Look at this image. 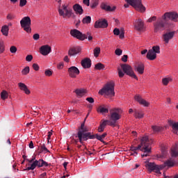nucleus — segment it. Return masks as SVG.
<instances>
[{
	"label": "nucleus",
	"instance_id": "1",
	"mask_svg": "<svg viewBox=\"0 0 178 178\" xmlns=\"http://www.w3.org/2000/svg\"><path fill=\"white\" fill-rule=\"evenodd\" d=\"M100 95L105 94L107 98L112 99L115 97V82L110 81L105 84L102 89L99 91Z\"/></svg>",
	"mask_w": 178,
	"mask_h": 178
},
{
	"label": "nucleus",
	"instance_id": "2",
	"mask_svg": "<svg viewBox=\"0 0 178 178\" xmlns=\"http://www.w3.org/2000/svg\"><path fill=\"white\" fill-rule=\"evenodd\" d=\"M123 110L120 108H114L110 110V124L111 127H116V122L122 118Z\"/></svg>",
	"mask_w": 178,
	"mask_h": 178
},
{
	"label": "nucleus",
	"instance_id": "3",
	"mask_svg": "<svg viewBox=\"0 0 178 178\" xmlns=\"http://www.w3.org/2000/svg\"><path fill=\"white\" fill-rule=\"evenodd\" d=\"M127 3L124 5V8H129L130 6H132L137 12L140 13H144L146 10L145 6L143 5V1L141 0H125Z\"/></svg>",
	"mask_w": 178,
	"mask_h": 178
},
{
	"label": "nucleus",
	"instance_id": "4",
	"mask_svg": "<svg viewBox=\"0 0 178 178\" xmlns=\"http://www.w3.org/2000/svg\"><path fill=\"white\" fill-rule=\"evenodd\" d=\"M58 10L59 16L63 17V19H70L73 16V10L69 7V4L65 3L59 6Z\"/></svg>",
	"mask_w": 178,
	"mask_h": 178
},
{
	"label": "nucleus",
	"instance_id": "5",
	"mask_svg": "<svg viewBox=\"0 0 178 178\" xmlns=\"http://www.w3.org/2000/svg\"><path fill=\"white\" fill-rule=\"evenodd\" d=\"M87 131H88V129H87V127H85L83 129H79L77 133V136L81 144H83V141H87L88 138H90V140H93V138H95V136L91 135V133H87Z\"/></svg>",
	"mask_w": 178,
	"mask_h": 178
},
{
	"label": "nucleus",
	"instance_id": "6",
	"mask_svg": "<svg viewBox=\"0 0 178 178\" xmlns=\"http://www.w3.org/2000/svg\"><path fill=\"white\" fill-rule=\"evenodd\" d=\"M147 140H148V136H144L140 138V144H139L137 147L136 146H131V151H132V152L134 153H131V155H134L136 156V155H137L138 153L137 152V151H144V149H147V147H143L144 144H145V141H147Z\"/></svg>",
	"mask_w": 178,
	"mask_h": 178
},
{
	"label": "nucleus",
	"instance_id": "7",
	"mask_svg": "<svg viewBox=\"0 0 178 178\" xmlns=\"http://www.w3.org/2000/svg\"><path fill=\"white\" fill-rule=\"evenodd\" d=\"M20 25L24 31L29 34L31 33V18L30 17H24L20 21Z\"/></svg>",
	"mask_w": 178,
	"mask_h": 178
},
{
	"label": "nucleus",
	"instance_id": "8",
	"mask_svg": "<svg viewBox=\"0 0 178 178\" xmlns=\"http://www.w3.org/2000/svg\"><path fill=\"white\" fill-rule=\"evenodd\" d=\"M168 22L163 19L162 17L157 19L156 22L154 23V33H159V31H163L165 27H166Z\"/></svg>",
	"mask_w": 178,
	"mask_h": 178
},
{
	"label": "nucleus",
	"instance_id": "9",
	"mask_svg": "<svg viewBox=\"0 0 178 178\" xmlns=\"http://www.w3.org/2000/svg\"><path fill=\"white\" fill-rule=\"evenodd\" d=\"M121 67L124 73H126L127 76H129V77H131L132 79H135V80H138V77H137V75H136V73H134L133 67H131L129 65L122 64L121 65Z\"/></svg>",
	"mask_w": 178,
	"mask_h": 178
},
{
	"label": "nucleus",
	"instance_id": "10",
	"mask_svg": "<svg viewBox=\"0 0 178 178\" xmlns=\"http://www.w3.org/2000/svg\"><path fill=\"white\" fill-rule=\"evenodd\" d=\"M70 34L74 38H76L79 41H84V40H87V35L81 33V31L77 29H72L70 32Z\"/></svg>",
	"mask_w": 178,
	"mask_h": 178
},
{
	"label": "nucleus",
	"instance_id": "11",
	"mask_svg": "<svg viewBox=\"0 0 178 178\" xmlns=\"http://www.w3.org/2000/svg\"><path fill=\"white\" fill-rule=\"evenodd\" d=\"M162 19L166 22L172 20V22H178V14L175 12L165 13L163 16Z\"/></svg>",
	"mask_w": 178,
	"mask_h": 178
},
{
	"label": "nucleus",
	"instance_id": "12",
	"mask_svg": "<svg viewBox=\"0 0 178 178\" xmlns=\"http://www.w3.org/2000/svg\"><path fill=\"white\" fill-rule=\"evenodd\" d=\"M152 143V140H149V138L147 136V140L145 142V144H143V146H142V148H145V147H147V149L140 150L143 153L142 154V158H144L145 156H148L149 154H151V143Z\"/></svg>",
	"mask_w": 178,
	"mask_h": 178
},
{
	"label": "nucleus",
	"instance_id": "13",
	"mask_svg": "<svg viewBox=\"0 0 178 178\" xmlns=\"http://www.w3.org/2000/svg\"><path fill=\"white\" fill-rule=\"evenodd\" d=\"M162 165H158L155 164V163H151V162H147L145 164V168L147 169L148 172L151 173V172H154L155 170L156 173H159V170L161 168Z\"/></svg>",
	"mask_w": 178,
	"mask_h": 178
},
{
	"label": "nucleus",
	"instance_id": "14",
	"mask_svg": "<svg viewBox=\"0 0 178 178\" xmlns=\"http://www.w3.org/2000/svg\"><path fill=\"white\" fill-rule=\"evenodd\" d=\"M134 29L136 31H144V30H145L144 21H143L141 19H136L134 22Z\"/></svg>",
	"mask_w": 178,
	"mask_h": 178
},
{
	"label": "nucleus",
	"instance_id": "15",
	"mask_svg": "<svg viewBox=\"0 0 178 178\" xmlns=\"http://www.w3.org/2000/svg\"><path fill=\"white\" fill-rule=\"evenodd\" d=\"M67 72L71 79H76V77L80 74V70L76 66L69 67Z\"/></svg>",
	"mask_w": 178,
	"mask_h": 178
},
{
	"label": "nucleus",
	"instance_id": "16",
	"mask_svg": "<svg viewBox=\"0 0 178 178\" xmlns=\"http://www.w3.org/2000/svg\"><path fill=\"white\" fill-rule=\"evenodd\" d=\"M108 26V21L105 19H99L94 24L95 29H106Z\"/></svg>",
	"mask_w": 178,
	"mask_h": 178
},
{
	"label": "nucleus",
	"instance_id": "17",
	"mask_svg": "<svg viewBox=\"0 0 178 178\" xmlns=\"http://www.w3.org/2000/svg\"><path fill=\"white\" fill-rule=\"evenodd\" d=\"M175 34H176V31H169L163 34L162 38L163 41L165 42V44H169V41L172 40L173 37H175Z\"/></svg>",
	"mask_w": 178,
	"mask_h": 178
},
{
	"label": "nucleus",
	"instance_id": "18",
	"mask_svg": "<svg viewBox=\"0 0 178 178\" xmlns=\"http://www.w3.org/2000/svg\"><path fill=\"white\" fill-rule=\"evenodd\" d=\"M52 51L51 47L48 44L43 45L40 49V53L41 55H43V56H47V55H49V54H51V51Z\"/></svg>",
	"mask_w": 178,
	"mask_h": 178
},
{
	"label": "nucleus",
	"instance_id": "19",
	"mask_svg": "<svg viewBox=\"0 0 178 178\" xmlns=\"http://www.w3.org/2000/svg\"><path fill=\"white\" fill-rule=\"evenodd\" d=\"M134 99L135 101H136V102H138L140 105H143V106H149V102L143 99V97L140 95H135Z\"/></svg>",
	"mask_w": 178,
	"mask_h": 178
},
{
	"label": "nucleus",
	"instance_id": "20",
	"mask_svg": "<svg viewBox=\"0 0 178 178\" xmlns=\"http://www.w3.org/2000/svg\"><path fill=\"white\" fill-rule=\"evenodd\" d=\"M81 52V47L80 46H76L74 47H71L68 51L69 56H74V55H77V54H80Z\"/></svg>",
	"mask_w": 178,
	"mask_h": 178
},
{
	"label": "nucleus",
	"instance_id": "21",
	"mask_svg": "<svg viewBox=\"0 0 178 178\" xmlns=\"http://www.w3.org/2000/svg\"><path fill=\"white\" fill-rule=\"evenodd\" d=\"M177 165V162L176 161L169 159L168 161L164 162V165H161V169H163V168H173V166H176Z\"/></svg>",
	"mask_w": 178,
	"mask_h": 178
},
{
	"label": "nucleus",
	"instance_id": "22",
	"mask_svg": "<svg viewBox=\"0 0 178 178\" xmlns=\"http://www.w3.org/2000/svg\"><path fill=\"white\" fill-rule=\"evenodd\" d=\"M74 92L76 94L77 98H83L86 94H87V90L84 88H76Z\"/></svg>",
	"mask_w": 178,
	"mask_h": 178
},
{
	"label": "nucleus",
	"instance_id": "23",
	"mask_svg": "<svg viewBox=\"0 0 178 178\" xmlns=\"http://www.w3.org/2000/svg\"><path fill=\"white\" fill-rule=\"evenodd\" d=\"M73 10L75 12L76 15H83L84 13V10H83V7L79 4L76 3L72 6Z\"/></svg>",
	"mask_w": 178,
	"mask_h": 178
},
{
	"label": "nucleus",
	"instance_id": "24",
	"mask_svg": "<svg viewBox=\"0 0 178 178\" xmlns=\"http://www.w3.org/2000/svg\"><path fill=\"white\" fill-rule=\"evenodd\" d=\"M18 87L21 91H24V94L26 95H30L31 94V91H30V89L23 83L20 82L18 83Z\"/></svg>",
	"mask_w": 178,
	"mask_h": 178
},
{
	"label": "nucleus",
	"instance_id": "25",
	"mask_svg": "<svg viewBox=\"0 0 178 178\" xmlns=\"http://www.w3.org/2000/svg\"><path fill=\"white\" fill-rule=\"evenodd\" d=\"M100 8L103 10H106V12H114V10H116V7L113 6L112 8L111 6H108L106 3H102Z\"/></svg>",
	"mask_w": 178,
	"mask_h": 178
},
{
	"label": "nucleus",
	"instance_id": "26",
	"mask_svg": "<svg viewBox=\"0 0 178 178\" xmlns=\"http://www.w3.org/2000/svg\"><path fill=\"white\" fill-rule=\"evenodd\" d=\"M81 63L83 69H90V67H91V59L89 58H86L82 60Z\"/></svg>",
	"mask_w": 178,
	"mask_h": 178
},
{
	"label": "nucleus",
	"instance_id": "27",
	"mask_svg": "<svg viewBox=\"0 0 178 178\" xmlns=\"http://www.w3.org/2000/svg\"><path fill=\"white\" fill-rule=\"evenodd\" d=\"M145 66L144 63H140L138 65L135 67L136 72H138V74H143Z\"/></svg>",
	"mask_w": 178,
	"mask_h": 178
},
{
	"label": "nucleus",
	"instance_id": "28",
	"mask_svg": "<svg viewBox=\"0 0 178 178\" xmlns=\"http://www.w3.org/2000/svg\"><path fill=\"white\" fill-rule=\"evenodd\" d=\"M146 58L149 60H155V59H156V54L152 50L149 49Z\"/></svg>",
	"mask_w": 178,
	"mask_h": 178
},
{
	"label": "nucleus",
	"instance_id": "29",
	"mask_svg": "<svg viewBox=\"0 0 178 178\" xmlns=\"http://www.w3.org/2000/svg\"><path fill=\"white\" fill-rule=\"evenodd\" d=\"M168 156V149L165 148L161 149V154H159L156 155L158 159H165Z\"/></svg>",
	"mask_w": 178,
	"mask_h": 178
},
{
	"label": "nucleus",
	"instance_id": "30",
	"mask_svg": "<svg viewBox=\"0 0 178 178\" xmlns=\"http://www.w3.org/2000/svg\"><path fill=\"white\" fill-rule=\"evenodd\" d=\"M134 116L136 119H143L144 118V111L135 109Z\"/></svg>",
	"mask_w": 178,
	"mask_h": 178
},
{
	"label": "nucleus",
	"instance_id": "31",
	"mask_svg": "<svg viewBox=\"0 0 178 178\" xmlns=\"http://www.w3.org/2000/svg\"><path fill=\"white\" fill-rule=\"evenodd\" d=\"M172 81H173V76H167L165 78H163L161 80V83L163 84V86H168L169 84V83H172Z\"/></svg>",
	"mask_w": 178,
	"mask_h": 178
},
{
	"label": "nucleus",
	"instance_id": "32",
	"mask_svg": "<svg viewBox=\"0 0 178 178\" xmlns=\"http://www.w3.org/2000/svg\"><path fill=\"white\" fill-rule=\"evenodd\" d=\"M1 33L4 35V37H8L9 35V26L3 25L1 27Z\"/></svg>",
	"mask_w": 178,
	"mask_h": 178
},
{
	"label": "nucleus",
	"instance_id": "33",
	"mask_svg": "<svg viewBox=\"0 0 178 178\" xmlns=\"http://www.w3.org/2000/svg\"><path fill=\"white\" fill-rule=\"evenodd\" d=\"M171 156L172 158H177L178 156V148H177V146H173L172 148H171Z\"/></svg>",
	"mask_w": 178,
	"mask_h": 178
},
{
	"label": "nucleus",
	"instance_id": "34",
	"mask_svg": "<svg viewBox=\"0 0 178 178\" xmlns=\"http://www.w3.org/2000/svg\"><path fill=\"white\" fill-rule=\"evenodd\" d=\"M37 166L39 167V162L38 160H35L32 163L30 167H28L25 169V170H34Z\"/></svg>",
	"mask_w": 178,
	"mask_h": 178
},
{
	"label": "nucleus",
	"instance_id": "35",
	"mask_svg": "<svg viewBox=\"0 0 178 178\" xmlns=\"http://www.w3.org/2000/svg\"><path fill=\"white\" fill-rule=\"evenodd\" d=\"M168 124L172 127L175 130V132H176L177 130L178 131V122H174L172 120H169Z\"/></svg>",
	"mask_w": 178,
	"mask_h": 178
},
{
	"label": "nucleus",
	"instance_id": "36",
	"mask_svg": "<svg viewBox=\"0 0 178 178\" xmlns=\"http://www.w3.org/2000/svg\"><path fill=\"white\" fill-rule=\"evenodd\" d=\"M0 96H1V99H3V101H5V99H8V98L9 97V93L6 90H3L1 92Z\"/></svg>",
	"mask_w": 178,
	"mask_h": 178
},
{
	"label": "nucleus",
	"instance_id": "37",
	"mask_svg": "<svg viewBox=\"0 0 178 178\" xmlns=\"http://www.w3.org/2000/svg\"><path fill=\"white\" fill-rule=\"evenodd\" d=\"M106 136H108L106 133H104L102 135L96 134V138L97 140H99V141H101V143H105V141H104V138H105Z\"/></svg>",
	"mask_w": 178,
	"mask_h": 178
},
{
	"label": "nucleus",
	"instance_id": "38",
	"mask_svg": "<svg viewBox=\"0 0 178 178\" xmlns=\"http://www.w3.org/2000/svg\"><path fill=\"white\" fill-rule=\"evenodd\" d=\"M97 112L98 113H108V112H109V110L102 106H100L97 108Z\"/></svg>",
	"mask_w": 178,
	"mask_h": 178
},
{
	"label": "nucleus",
	"instance_id": "39",
	"mask_svg": "<svg viewBox=\"0 0 178 178\" xmlns=\"http://www.w3.org/2000/svg\"><path fill=\"white\" fill-rule=\"evenodd\" d=\"M99 54H101V47H95L93 49V55L95 58H98V56H99Z\"/></svg>",
	"mask_w": 178,
	"mask_h": 178
},
{
	"label": "nucleus",
	"instance_id": "40",
	"mask_svg": "<svg viewBox=\"0 0 178 178\" xmlns=\"http://www.w3.org/2000/svg\"><path fill=\"white\" fill-rule=\"evenodd\" d=\"M83 24H90L91 23V17L90 16H86L82 19Z\"/></svg>",
	"mask_w": 178,
	"mask_h": 178
},
{
	"label": "nucleus",
	"instance_id": "41",
	"mask_svg": "<svg viewBox=\"0 0 178 178\" xmlns=\"http://www.w3.org/2000/svg\"><path fill=\"white\" fill-rule=\"evenodd\" d=\"M150 51H152L156 55V54H161V47L159 45L154 46Z\"/></svg>",
	"mask_w": 178,
	"mask_h": 178
},
{
	"label": "nucleus",
	"instance_id": "42",
	"mask_svg": "<svg viewBox=\"0 0 178 178\" xmlns=\"http://www.w3.org/2000/svg\"><path fill=\"white\" fill-rule=\"evenodd\" d=\"M95 69L96 70H102L105 69V65H104L101 63H98L97 64H96L95 65Z\"/></svg>",
	"mask_w": 178,
	"mask_h": 178
},
{
	"label": "nucleus",
	"instance_id": "43",
	"mask_svg": "<svg viewBox=\"0 0 178 178\" xmlns=\"http://www.w3.org/2000/svg\"><path fill=\"white\" fill-rule=\"evenodd\" d=\"M29 73H30V67H29V66L25 67L22 70V74H23V76H26V74H29Z\"/></svg>",
	"mask_w": 178,
	"mask_h": 178
},
{
	"label": "nucleus",
	"instance_id": "44",
	"mask_svg": "<svg viewBox=\"0 0 178 178\" xmlns=\"http://www.w3.org/2000/svg\"><path fill=\"white\" fill-rule=\"evenodd\" d=\"M152 129L154 133H159L162 130V127L157 125L152 126Z\"/></svg>",
	"mask_w": 178,
	"mask_h": 178
},
{
	"label": "nucleus",
	"instance_id": "45",
	"mask_svg": "<svg viewBox=\"0 0 178 178\" xmlns=\"http://www.w3.org/2000/svg\"><path fill=\"white\" fill-rule=\"evenodd\" d=\"M99 1L98 0H92V2L90 5L91 9H95L98 6Z\"/></svg>",
	"mask_w": 178,
	"mask_h": 178
},
{
	"label": "nucleus",
	"instance_id": "46",
	"mask_svg": "<svg viewBox=\"0 0 178 178\" xmlns=\"http://www.w3.org/2000/svg\"><path fill=\"white\" fill-rule=\"evenodd\" d=\"M38 162H39V168H42V166L47 167L49 165L48 163L42 159H39Z\"/></svg>",
	"mask_w": 178,
	"mask_h": 178
},
{
	"label": "nucleus",
	"instance_id": "47",
	"mask_svg": "<svg viewBox=\"0 0 178 178\" xmlns=\"http://www.w3.org/2000/svg\"><path fill=\"white\" fill-rule=\"evenodd\" d=\"M54 72H52V70H46L44 71V76H46L47 77H51V76H52Z\"/></svg>",
	"mask_w": 178,
	"mask_h": 178
},
{
	"label": "nucleus",
	"instance_id": "48",
	"mask_svg": "<svg viewBox=\"0 0 178 178\" xmlns=\"http://www.w3.org/2000/svg\"><path fill=\"white\" fill-rule=\"evenodd\" d=\"M111 123H112L111 120H104L102 123H100V124L104 126L105 128L106 127V124H108V126H112L111 125Z\"/></svg>",
	"mask_w": 178,
	"mask_h": 178
},
{
	"label": "nucleus",
	"instance_id": "49",
	"mask_svg": "<svg viewBox=\"0 0 178 178\" xmlns=\"http://www.w3.org/2000/svg\"><path fill=\"white\" fill-rule=\"evenodd\" d=\"M5 52V45L3 44V42H0V55L1 54H3Z\"/></svg>",
	"mask_w": 178,
	"mask_h": 178
},
{
	"label": "nucleus",
	"instance_id": "50",
	"mask_svg": "<svg viewBox=\"0 0 178 178\" xmlns=\"http://www.w3.org/2000/svg\"><path fill=\"white\" fill-rule=\"evenodd\" d=\"M10 52L11 54H16V52H17V47H16V46H11L10 48Z\"/></svg>",
	"mask_w": 178,
	"mask_h": 178
},
{
	"label": "nucleus",
	"instance_id": "51",
	"mask_svg": "<svg viewBox=\"0 0 178 178\" xmlns=\"http://www.w3.org/2000/svg\"><path fill=\"white\" fill-rule=\"evenodd\" d=\"M16 18V16H15V15L13 14H8L7 15V17H6V19L7 20H13V19H15Z\"/></svg>",
	"mask_w": 178,
	"mask_h": 178
},
{
	"label": "nucleus",
	"instance_id": "52",
	"mask_svg": "<svg viewBox=\"0 0 178 178\" xmlns=\"http://www.w3.org/2000/svg\"><path fill=\"white\" fill-rule=\"evenodd\" d=\"M26 5H27V0H19L20 8H23V6H26Z\"/></svg>",
	"mask_w": 178,
	"mask_h": 178
},
{
	"label": "nucleus",
	"instance_id": "53",
	"mask_svg": "<svg viewBox=\"0 0 178 178\" xmlns=\"http://www.w3.org/2000/svg\"><path fill=\"white\" fill-rule=\"evenodd\" d=\"M122 53H123V51L120 49H116L115 51V54L118 56H120V55H122Z\"/></svg>",
	"mask_w": 178,
	"mask_h": 178
},
{
	"label": "nucleus",
	"instance_id": "54",
	"mask_svg": "<svg viewBox=\"0 0 178 178\" xmlns=\"http://www.w3.org/2000/svg\"><path fill=\"white\" fill-rule=\"evenodd\" d=\"M32 67L35 70V72H38V70H40V66L37 63H33Z\"/></svg>",
	"mask_w": 178,
	"mask_h": 178
},
{
	"label": "nucleus",
	"instance_id": "55",
	"mask_svg": "<svg viewBox=\"0 0 178 178\" xmlns=\"http://www.w3.org/2000/svg\"><path fill=\"white\" fill-rule=\"evenodd\" d=\"M26 62H31L33 60V55L29 54L26 56Z\"/></svg>",
	"mask_w": 178,
	"mask_h": 178
},
{
	"label": "nucleus",
	"instance_id": "56",
	"mask_svg": "<svg viewBox=\"0 0 178 178\" xmlns=\"http://www.w3.org/2000/svg\"><path fill=\"white\" fill-rule=\"evenodd\" d=\"M113 34H114V35H120V30H119V29H118V28L114 29Z\"/></svg>",
	"mask_w": 178,
	"mask_h": 178
},
{
	"label": "nucleus",
	"instance_id": "57",
	"mask_svg": "<svg viewBox=\"0 0 178 178\" xmlns=\"http://www.w3.org/2000/svg\"><path fill=\"white\" fill-rule=\"evenodd\" d=\"M33 40H35V41H38V40H40V34H38V33H35V34L33 35Z\"/></svg>",
	"mask_w": 178,
	"mask_h": 178
},
{
	"label": "nucleus",
	"instance_id": "58",
	"mask_svg": "<svg viewBox=\"0 0 178 178\" xmlns=\"http://www.w3.org/2000/svg\"><path fill=\"white\" fill-rule=\"evenodd\" d=\"M104 130H105V127L104 126L101 125V124H100L98 127L99 133H102Z\"/></svg>",
	"mask_w": 178,
	"mask_h": 178
},
{
	"label": "nucleus",
	"instance_id": "59",
	"mask_svg": "<svg viewBox=\"0 0 178 178\" xmlns=\"http://www.w3.org/2000/svg\"><path fill=\"white\" fill-rule=\"evenodd\" d=\"M155 20H156V17L153 16V17L149 18L147 22H148V23H152V22H155Z\"/></svg>",
	"mask_w": 178,
	"mask_h": 178
},
{
	"label": "nucleus",
	"instance_id": "60",
	"mask_svg": "<svg viewBox=\"0 0 178 178\" xmlns=\"http://www.w3.org/2000/svg\"><path fill=\"white\" fill-rule=\"evenodd\" d=\"M63 67H64L63 63H60L57 65V69H58V70H62V69H63Z\"/></svg>",
	"mask_w": 178,
	"mask_h": 178
},
{
	"label": "nucleus",
	"instance_id": "61",
	"mask_svg": "<svg viewBox=\"0 0 178 178\" xmlns=\"http://www.w3.org/2000/svg\"><path fill=\"white\" fill-rule=\"evenodd\" d=\"M129 58V56L127 55H124L122 58L121 60L122 62H124L126 63V62H127V59Z\"/></svg>",
	"mask_w": 178,
	"mask_h": 178
},
{
	"label": "nucleus",
	"instance_id": "62",
	"mask_svg": "<svg viewBox=\"0 0 178 178\" xmlns=\"http://www.w3.org/2000/svg\"><path fill=\"white\" fill-rule=\"evenodd\" d=\"M118 76L120 78H122L124 76V73L123 72V71H122L121 69H118Z\"/></svg>",
	"mask_w": 178,
	"mask_h": 178
},
{
	"label": "nucleus",
	"instance_id": "63",
	"mask_svg": "<svg viewBox=\"0 0 178 178\" xmlns=\"http://www.w3.org/2000/svg\"><path fill=\"white\" fill-rule=\"evenodd\" d=\"M86 101H88V102H89L90 104H94L95 102L94 98L92 97H87Z\"/></svg>",
	"mask_w": 178,
	"mask_h": 178
},
{
	"label": "nucleus",
	"instance_id": "64",
	"mask_svg": "<svg viewBox=\"0 0 178 178\" xmlns=\"http://www.w3.org/2000/svg\"><path fill=\"white\" fill-rule=\"evenodd\" d=\"M51 137H52V130L48 132V135H47L48 143H49V140H51Z\"/></svg>",
	"mask_w": 178,
	"mask_h": 178
}]
</instances>
